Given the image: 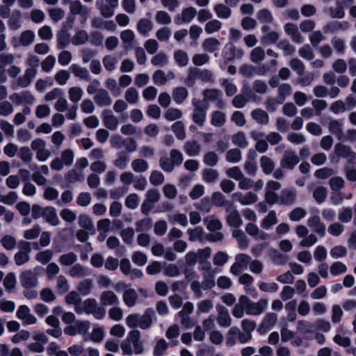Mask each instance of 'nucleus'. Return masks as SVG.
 <instances>
[{
	"instance_id": "1",
	"label": "nucleus",
	"mask_w": 356,
	"mask_h": 356,
	"mask_svg": "<svg viewBox=\"0 0 356 356\" xmlns=\"http://www.w3.org/2000/svg\"><path fill=\"white\" fill-rule=\"evenodd\" d=\"M120 347L124 355L142 354L143 343L140 340V332L138 330L130 331L127 338L121 343Z\"/></svg>"
},
{
	"instance_id": "2",
	"label": "nucleus",
	"mask_w": 356,
	"mask_h": 356,
	"mask_svg": "<svg viewBox=\"0 0 356 356\" xmlns=\"http://www.w3.org/2000/svg\"><path fill=\"white\" fill-rule=\"evenodd\" d=\"M74 160V152L71 149H65L61 152L60 157H56L51 161L50 167L52 170L60 171L65 166L72 165Z\"/></svg>"
},
{
	"instance_id": "3",
	"label": "nucleus",
	"mask_w": 356,
	"mask_h": 356,
	"mask_svg": "<svg viewBox=\"0 0 356 356\" xmlns=\"http://www.w3.org/2000/svg\"><path fill=\"white\" fill-rule=\"evenodd\" d=\"M160 198L161 194L158 189L150 188L147 190L140 207L142 213L146 216L148 215L154 207L155 204L159 201Z\"/></svg>"
},
{
	"instance_id": "4",
	"label": "nucleus",
	"mask_w": 356,
	"mask_h": 356,
	"mask_svg": "<svg viewBox=\"0 0 356 356\" xmlns=\"http://www.w3.org/2000/svg\"><path fill=\"white\" fill-rule=\"evenodd\" d=\"M192 104L194 106L192 118L193 122L199 127H203L207 120V111L209 108L208 105H203L200 100L193 99Z\"/></svg>"
},
{
	"instance_id": "5",
	"label": "nucleus",
	"mask_w": 356,
	"mask_h": 356,
	"mask_svg": "<svg viewBox=\"0 0 356 356\" xmlns=\"http://www.w3.org/2000/svg\"><path fill=\"white\" fill-rule=\"evenodd\" d=\"M35 35L31 30L22 31L19 35L14 36L10 40V44L13 48L19 47H28L35 41Z\"/></svg>"
},
{
	"instance_id": "6",
	"label": "nucleus",
	"mask_w": 356,
	"mask_h": 356,
	"mask_svg": "<svg viewBox=\"0 0 356 356\" xmlns=\"http://www.w3.org/2000/svg\"><path fill=\"white\" fill-rule=\"evenodd\" d=\"M243 304L245 303L246 314L248 315L257 316L263 313L266 309L268 301L266 299H259L258 302L251 301L246 296H243Z\"/></svg>"
},
{
	"instance_id": "7",
	"label": "nucleus",
	"mask_w": 356,
	"mask_h": 356,
	"mask_svg": "<svg viewBox=\"0 0 356 356\" xmlns=\"http://www.w3.org/2000/svg\"><path fill=\"white\" fill-rule=\"evenodd\" d=\"M31 244L29 242L22 241L19 244V251L14 255V261L17 266H22L30 260Z\"/></svg>"
},
{
	"instance_id": "8",
	"label": "nucleus",
	"mask_w": 356,
	"mask_h": 356,
	"mask_svg": "<svg viewBox=\"0 0 356 356\" xmlns=\"http://www.w3.org/2000/svg\"><path fill=\"white\" fill-rule=\"evenodd\" d=\"M83 312L87 314H92L97 319H102L106 314V310L98 305L95 299L88 298L83 302Z\"/></svg>"
},
{
	"instance_id": "9",
	"label": "nucleus",
	"mask_w": 356,
	"mask_h": 356,
	"mask_svg": "<svg viewBox=\"0 0 356 356\" xmlns=\"http://www.w3.org/2000/svg\"><path fill=\"white\" fill-rule=\"evenodd\" d=\"M251 259V257L246 254L240 253L236 254L235 261L230 267V273L235 276L240 275L242 271L247 268Z\"/></svg>"
},
{
	"instance_id": "10",
	"label": "nucleus",
	"mask_w": 356,
	"mask_h": 356,
	"mask_svg": "<svg viewBox=\"0 0 356 356\" xmlns=\"http://www.w3.org/2000/svg\"><path fill=\"white\" fill-rule=\"evenodd\" d=\"M95 5L104 17L109 18L113 16L118 0H97Z\"/></svg>"
},
{
	"instance_id": "11",
	"label": "nucleus",
	"mask_w": 356,
	"mask_h": 356,
	"mask_svg": "<svg viewBox=\"0 0 356 356\" xmlns=\"http://www.w3.org/2000/svg\"><path fill=\"white\" fill-rule=\"evenodd\" d=\"M225 211L227 213L226 220L229 226L239 227L243 225V220L235 206L231 203L227 204L225 207Z\"/></svg>"
},
{
	"instance_id": "12",
	"label": "nucleus",
	"mask_w": 356,
	"mask_h": 356,
	"mask_svg": "<svg viewBox=\"0 0 356 356\" xmlns=\"http://www.w3.org/2000/svg\"><path fill=\"white\" fill-rule=\"evenodd\" d=\"M299 161L297 154L293 150L289 149L284 152L280 165L282 168L293 170Z\"/></svg>"
},
{
	"instance_id": "13",
	"label": "nucleus",
	"mask_w": 356,
	"mask_h": 356,
	"mask_svg": "<svg viewBox=\"0 0 356 356\" xmlns=\"http://www.w3.org/2000/svg\"><path fill=\"white\" fill-rule=\"evenodd\" d=\"M197 13V9L194 7L184 8L181 13L175 17L174 22L177 25L189 24L195 18Z\"/></svg>"
},
{
	"instance_id": "14",
	"label": "nucleus",
	"mask_w": 356,
	"mask_h": 356,
	"mask_svg": "<svg viewBox=\"0 0 356 356\" xmlns=\"http://www.w3.org/2000/svg\"><path fill=\"white\" fill-rule=\"evenodd\" d=\"M21 285L25 289L35 288L38 286L37 274L31 270L22 272L19 276Z\"/></svg>"
},
{
	"instance_id": "15",
	"label": "nucleus",
	"mask_w": 356,
	"mask_h": 356,
	"mask_svg": "<svg viewBox=\"0 0 356 356\" xmlns=\"http://www.w3.org/2000/svg\"><path fill=\"white\" fill-rule=\"evenodd\" d=\"M204 101L217 102V107L222 108L225 106V103L222 99V92L216 88L205 89L202 92Z\"/></svg>"
},
{
	"instance_id": "16",
	"label": "nucleus",
	"mask_w": 356,
	"mask_h": 356,
	"mask_svg": "<svg viewBox=\"0 0 356 356\" xmlns=\"http://www.w3.org/2000/svg\"><path fill=\"white\" fill-rule=\"evenodd\" d=\"M17 317L22 321L23 325H33L37 323V318L31 314V310L26 305H20L16 313Z\"/></svg>"
},
{
	"instance_id": "17",
	"label": "nucleus",
	"mask_w": 356,
	"mask_h": 356,
	"mask_svg": "<svg viewBox=\"0 0 356 356\" xmlns=\"http://www.w3.org/2000/svg\"><path fill=\"white\" fill-rule=\"evenodd\" d=\"M70 4V11L73 15H81L85 20L90 15V10L88 7L83 5L79 0H71L68 1Z\"/></svg>"
},
{
	"instance_id": "18",
	"label": "nucleus",
	"mask_w": 356,
	"mask_h": 356,
	"mask_svg": "<svg viewBox=\"0 0 356 356\" xmlns=\"http://www.w3.org/2000/svg\"><path fill=\"white\" fill-rule=\"evenodd\" d=\"M10 99L17 105L22 104H33L35 98L29 91H23L21 93H13L10 96Z\"/></svg>"
},
{
	"instance_id": "19",
	"label": "nucleus",
	"mask_w": 356,
	"mask_h": 356,
	"mask_svg": "<svg viewBox=\"0 0 356 356\" xmlns=\"http://www.w3.org/2000/svg\"><path fill=\"white\" fill-rule=\"evenodd\" d=\"M297 198V191L294 188L283 189L279 195L280 204L289 206L293 204Z\"/></svg>"
},
{
	"instance_id": "20",
	"label": "nucleus",
	"mask_w": 356,
	"mask_h": 356,
	"mask_svg": "<svg viewBox=\"0 0 356 356\" xmlns=\"http://www.w3.org/2000/svg\"><path fill=\"white\" fill-rule=\"evenodd\" d=\"M307 226L313 229L321 237L325 235V225L321 221V218L317 216H310L307 220Z\"/></svg>"
},
{
	"instance_id": "21",
	"label": "nucleus",
	"mask_w": 356,
	"mask_h": 356,
	"mask_svg": "<svg viewBox=\"0 0 356 356\" xmlns=\"http://www.w3.org/2000/svg\"><path fill=\"white\" fill-rule=\"evenodd\" d=\"M232 197L234 201L238 202L243 206L253 204L258 200L257 195L252 192H248L245 194L236 192L232 195Z\"/></svg>"
},
{
	"instance_id": "22",
	"label": "nucleus",
	"mask_w": 356,
	"mask_h": 356,
	"mask_svg": "<svg viewBox=\"0 0 356 356\" xmlns=\"http://www.w3.org/2000/svg\"><path fill=\"white\" fill-rule=\"evenodd\" d=\"M216 311L218 312L216 320L219 326L224 327H229L232 324V318L228 309L222 305H217Z\"/></svg>"
},
{
	"instance_id": "23",
	"label": "nucleus",
	"mask_w": 356,
	"mask_h": 356,
	"mask_svg": "<svg viewBox=\"0 0 356 356\" xmlns=\"http://www.w3.org/2000/svg\"><path fill=\"white\" fill-rule=\"evenodd\" d=\"M102 116L104 125L106 129L111 131H114L117 129L119 124V120L113 114L111 111L108 109L104 110Z\"/></svg>"
},
{
	"instance_id": "24",
	"label": "nucleus",
	"mask_w": 356,
	"mask_h": 356,
	"mask_svg": "<svg viewBox=\"0 0 356 356\" xmlns=\"http://www.w3.org/2000/svg\"><path fill=\"white\" fill-rule=\"evenodd\" d=\"M93 99L99 107H108L113 103V99L108 92L103 88L98 90V92L95 95Z\"/></svg>"
},
{
	"instance_id": "25",
	"label": "nucleus",
	"mask_w": 356,
	"mask_h": 356,
	"mask_svg": "<svg viewBox=\"0 0 356 356\" xmlns=\"http://www.w3.org/2000/svg\"><path fill=\"white\" fill-rule=\"evenodd\" d=\"M334 152L339 157L345 158L350 161H356V153L348 145L337 143L334 146Z\"/></svg>"
},
{
	"instance_id": "26",
	"label": "nucleus",
	"mask_w": 356,
	"mask_h": 356,
	"mask_svg": "<svg viewBox=\"0 0 356 356\" xmlns=\"http://www.w3.org/2000/svg\"><path fill=\"white\" fill-rule=\"evenodd\" d=\"M99 300L103 306H118L120 304L118 296L110 290L103 291Z\"/></svg>"
},
{
	"instance_id": "27",
	"label": "nucleus",
	"mask_w": 356,
	"mask_h": 356,
	"mask_svg": "<svg viewBox=\"0 0 356 356\" xmlns=\"http://www.w3.org/2000/svg\"><path fill=\"white\" fill-rule=\"evenodd\" d=\"M175 78V74L173 72L169 71L168 74L162 70L155 71L152 76L154 83L157 86L165 85L169 80H172Z\"/></svg>"
},
{
	"instance_id": "28",
	"label": "nucleus",
	"mask_w": 356,
	"mask_h": 356,
	"mask_svg": "<svg viewBox=\"0 0 356 356\" xmlns=\"http://www.w3.org/2000/svg\"><path fill=\"white\" fill-rule=\"evenodd\" d=\"M285 33L290 36L293 42L301 44L303 37L300 34L297 25L292 23H286L284 27Z\"/></svg>"
},
{
	"instance_id": "29",
	"label": "nucleus",
	"mask_w": 356,
	"mask_h": 356,
	"mask_svg": "<svg viewBox=\"0 0 356 356\" xmlns=\"http://www.w3.org/2000/svg\"><path fill=\"white\" fill-rule=\"evenodd\" d=\"M65 301L67 305H74V311L77 314H82L83 309L81 307V298L80 295L76 291H71L65 297Z\"/></svg>"
},
{
	"instance_id": "30",
	"label": "nucleus",
	"mask_w": 356,
	"mask_h": 356,
	"mask_svg": "<svg viewBox=\"0 0 356 356\" xmlns=\"http://www.w3.org/2000/svg\"><path fill=\"white\" fill-rule=\"evenodd\" d=\"M224 58L228 61H232L236 58H241L243 55L241 49H236L233 44H227L224 49Z\"/></svg>"
},
{
	"instance_id": "31",
	"label": "nucleus",
	"mask_w": 356,
	"mask_h": 356,
	"mask_svg": "<svg viewBox=\"0 0 356 356\" xmlns=\"http://www.w3.org/2000/svg\"><path fill=\"white\" fill-rule=\"evenodd\" d=\"M37 72V70L26 69L24 74L17 79V86L20 88H26L29 86L31 84L32 79L36 76Z\"/></svg>"
},
{
	"instance_id": "32",
	"label": "nucleus",
	"mask_w": 356,
	"mask_h": 356,
	"mask_svg": "<svg viewBox=\"0 0 356 356\" xmlns=\"http://www.w3.org/2000/svg\"><path fill=\"white\" fill-rule=\"evenodd\" d=\"M138 298V296L137 294V292L135 289L131 288L125 289L123 295H122V299L124 303L128 307H134L136 303Z\"/></svg>"
},
{
	"instance_id": "33",
	"label": "nucleus",
	"mask_w": 356,
	"mask_h": 356,
	"mask_svg": "<svg viewBox=\"0 0 356 356\" xmlns=\"http://www.w3.org/2000/svg\"><path fill=\"white\" fill-rule=\"evenodd\" d=\"M70 70L74 76L86 81L90 79V75L87 68L83 67L79 64L74 63L70 65Z\"/></svg>"
},
{
	"instance_id": "34",
	"label": "nucleus",
	"mask_w": 356,
	"mask_h": 356,
	"mask_svg": "<svg viewBox=\"0 0 356 356\" xmlns=\"http://www.w3.org/2000/svg\"><path fill=\"white\" fill-rule=\"evenodd\" d=\"M259 164L263 172L266 175H271L275 170V163L268 156H262L259 159Z\"/></svg>"
},
{
	"instance_id": "35",
	"label": "nucleus",
	"mask_w": 356,
	"mask_h": 356,
	"mask_svg": "<svg viewBox=\"0 0 356 356\" xmlns=\"http://www.w3.org/2000/svg\"><path fill=\"white\" fill-rule=\"evenodd\" d=\"M252 118L261 125H267L270 119L268 114L261 108H257L251 111Z\"/></svg>"
},
{
	"instance_id": "36",
	"label": "nucleus",
	"mask_w": 356,
	"mask_h": 356,
	"mask_svg": "<svg viewBox=\"0 0 356 356\" xmlns=\"http://www.w3.org/2000/svg\"><path fill=\"white\" fill-rule=\"evenodd\" d=\"M43 218L45 221L52 226H57L60 224V220L57 215L56 209L53 207H46Z\"/></svg>"
},
{
	"instance_id": "37",
	"label": "nucleus",
	"mask_w": 356,
	"mask_h": 356,
	"mask_svg": "<svg viewBox=\"0 0 356 356\" xmlns=\"http://www.w3.org/2000/svg\"><path fill=\"white\" fill-rule=\"evenodd\" d=\"M154 312L152 309H147L142 316L139 315V327L143 330L148 329L152 323Z\"/></svg>"
},
{
	"instance_id": "38",
	"label": "nucleus",
	"mask_w": 356,
	"mask_h": 356,
	"mask_svg": "<svg viewBox=\"0 0 356 356\" xmlns=\"http://www.w3.org/2000/svg\"><path fill=\"white\" fill-rule=\"evenodd\" d=\"M65 179L70 184L82 181L84 179L83 171L77 169H71L65 174Z\"/></svg>"
},
{
	"instance_id": "39",
	"label": "nucleus",
	"mask_w": 356,
	"mask_h": 356,
	"mask_svg": "<svg viewBox=\"0 0 356 356\" xmlns=\"http://www.w3.org/2000/svg\"><path fill=\"white\" fill-rule=\"evenodd\" d=\"M136 29L140 34L147 36L153 29V23L150 19L143 18L138 21Z\"/></svg>"
},
{
	"instance_id": "40",
	"label": "nucleus",
	"mask_w": 356,
	"mask_h": 356,
	"mask_svg": "<svg viewBox=\"0 0 356 356\" xmlns=\"http://www.w3.org/2000/svg\"><path fill=\"white\" fill-rule=\"evenodd\" d=\"M343 120L341 119L339 120H332L328 123V130L330 133L337 136L339 139L341 138L343 134Z\"/></svg>"
},
{
	"instance_id": "41",
	"label": "nucleus",
	"mask_w": 356,
	"mask_h": 356,
	"mask_svg": "<svg viewBox=\"0 0 356 356\" xmlns=\"http://www.w3.org/2000/svg\"><path fill=\"white\" fill-rule=\"evenodd\" d=\"M131 167L133 171L136 173H144L148 170L149 164L144 159L137 158L131 161Z\"/></svg>"
},
{
	"instance_id": "42",
	"label": "nucleus",
	"mask_w": 356,
	"mask_h": 356,
	"mask_svg": "<svg viewBox=\"0 0 356 356\" xmlns=\"http://www.w3.org/2000/svg\"><path fill=\"white\" fill-rule=\"evenodd\" d=\"M78 223L83 229L87 230L90 234H94L95 232V228L92 220L90 217L86 214H81L79 216Z\"/></svg>"
},
{
	"instance_id": "43",
	"label": "nucleus",
	"mask_w": 356,
	"mask_h": 356,
	"mask_svg": "<svg viewBox=\"0 0 356 356\" xmlns=\"http://www.w3.org/2000/svg\"><path fill=\"white\" fill-rule=\"evenodd\" d=\"M277 315L275 313H268L265 315L261 325L260 330L264 332L270 330L277 323Z\"/></svg>"
},
{
	"instance_id": "44",
	"label": "nucleus",
	"mask_w": 356,
	"mask_h": 356,
	"mask_svg": "<svg viewBox=\"0 0 356 356\" xmlns=\"http://www.w3.org/2000/svg\"><path fill=\"white\" fill-rule=\"evenodd\" d=\"M188 96V91L184 87H177L172 92L173 100L177 104H181L187 99Z\"/></svg>"
},
{
	"instance_id": "45",
	"label": "nucleus",
	"mask_w": 356,
	"mask_h": 356,
	"mask_svg": "<svg viewBox=\"0 0 356 356\" xmlns=\"http://www.w3.org/2000/svg\"><path fill=\"white\" fill-rule=\"evenodd\" d=\"M216 16L222 19H227L232 15V10L224 3H217L213 7Z\"/></svg>"
},
{
	"instance_id": "46",
	"label": "nucleus",
	"mask_w": 356,
	"mask_h": 356,
	"mask_svg": "<svg viewBox=\"0 0 356 356\" xmlns=\"http://www.w3.org/2000/svg\"><path fill=\"white\" fill-rule=\"evenodd\" d=\"M269 257L271 261L276 265H284L287 263L289 257L281 253L276 249H271L269 251Z\"/></svg>"
},
{
	"instance_id": "47",
	"label": "nucleus",
	"mask_w": 356,
	"mask_h": 356,
	"mask_svg": "<svg viewBox=\"0 0 356 356\" xmlns=\"http://www.w3.org/2000/svg\"><path fill=\"white\" fill-rule=\"evenodd\" d=\"M21 17V13L19 10H15L10 16L8 25L11 31H15L22 27Z\"/></svg>"
},
{
	"instance_id": "48",
	"label": "nucleus",
	"mask_w": 356,
	"mask_h": 356,
	"mask_svg": "<svg viewBox=\"0 0 356 356\" xmlns=\"http://www.w3.org/2000/svg\"><path fill=\"white\" fill-rule=\"evenodd\" d=\"M220 46V41L215 38H208L205 39L202 44L203 50L210 53L218 51Z\"/></svg>"
},
{
	"instance_id": "49",
	"label": "nucleus",
	"mask_w": 356,
	"mask_h": 356,
	"mask_svg": "<svg viewBox=\"0 0 356 356\" xmlns=\"http://www.w3.org/2000/svg\"><path fill=\"white\" fill-rule=\"evenodd\" d=\"M130 158L127 152L122 151L117 154V158L113 161V165L121 170L127 168Z\"/></svg>"
},
{
	"instance_id": "50",
	"label": "nucleus",
	"mask_w": 356,
	"mask_h": 356,
	"mask_svg": "<svg viewBox=\"0 0 356 356\" xmlns=\"http://www.w3.org/2000/svg\"><path fill=\"white\" fill-rule=\"evenodd\" d=\"M135 33L130 29L122 31L120 33V39L126 49L133 47V43L135 40Z\"/></svg>"
},
{
	"instance_id": "51",
	"label": "nucleus",
	"mask_w": 356,
	"mask_h": 356,
	"mask_svg": "<svg viewBox=\"0 0 356 356\" xmlns=\"http://www.w3.org/2000/svg\"><path fill=\"white\" fill-rule=\"evenodd\" d=\"M200 149V144L195 140L187 141L184 145V150L189 156L199 155Z\"/></svg>"
},
{
	"instance_id": "52",
	"label": "nucleus",
	"mask_w": 356,
	"mask_h": 356,
	"mask_svg": "<svg viewBox=\"0 0 356 356\" xmlns=\"http://www.w3.org/2000/svg\"><path fill=\"white\" fill-rule=\"evenodd\" d=\"M226 122L225 114L220 111H215L211 115V123L216 127H222Z\"/></svg>"
},
{
	"instance_id": "53",
	"label": "nucleus",
	"mask_w": 356,
	"mask_h": 356,
	"mask_svg": "<svg viewBox=\"0 0 356 356\" xmlns=\"http://www.w3.org/2000/svg\"><path fill=\"white\" fill-rule=\"evenodd\" d=\"M213 308V303L212 300L209 299H204L200 301L197 304V315H200L202 314L209 313Z\"/></svg>"
},
{
	"instance_id": "54",
	"label": "nucleus",
	"mask_w": 356,
	"mask_h": 356,
	"mask_svg": "<svg viewBox=\"0 0 356 356\" xmlns=\"http://www.w3.org/2000/svg\"><path fill=\"white\" fill-rule=\"evenodd\" d=\"M174 59L176 63L180 67H185L188 64L189 58L188 54L181 50L178 49L174 52Z\"/></svg>"
},
{
	"instance_id": "55",
	"label": "nucleus",
	"mask_w": 356,
	"mask_h": 356,
	"mask_svg": "<svg viewBox=\"0 0 356 356\" xmlns=\"http://www.w3.org/2000/svg\"><path fill=\"white\" fill-rule=\"evenodd\" d=\"M207 228L211 232H215L222 228L221 222L213 216H207L204 219Z\"/></svg>"
},
{
	"instance_id": "56",
	"label": "nucleus",
	"mask_w": 356,
	"mask_h": 356,
	"mask_svg": "<svg viewBox=\"0 0 356 356\" xmlns=\"http://www.w3.org/2000/svg\"><path fill=\"white\" fill-rule=\"evenodd\" d=\"M169 59L168 55L163 52L160 51L154 55L151 59V63L154 66L164 67L168 63Z\"/></svg>"
},
{
	"instance_id": "57",
	"label": "nucleus",
	"mask_w": 356,
	"mask_h": 356,
	"mask_svg": "<svg viewBox=\"0 0 356 356\" xmlns=\"http://www.w3.org/2000/svg\"><path fill=\"white\" fill-rule=\"evenodd\" d=\"M220 85L224 88L225 95L227 97H232L237 92L238 88L236 86L230 79H222L220 81Z\"/></svg>"
},
{
	"instance_id": "58",
	"label": "nucleus",
	"mask_w": 356,
	"mask_h": 356,
	"mask_svg": "<svg viewBox=\"0 0 356 356\" xmlns=\"http://www.w3.org/2000/svg\"><path fill=\"white\" fill-rule=\"evenodd\" d=\"M277 218L276 217V213L275 211H270L268 215L262 220L261 222V227L263 229H268L273 225L277 223Z\"/></svg>"
},
{
	"instance_id": "59",
	"label": "nucleus",
	"mask_w": 356,
	"mask_h": 356,
	"mask_svg": "<svg viewBox=\"0 0 356 356\" xmlns=\"http://www.w3.org/2000/svg\"><path fill=\"white\" fill-rule=\"evenodd\" d=\"M89 39L88 34L85 30L77 31L72 38V42L74 45H81L87 42Z\"/></svg>"
},
{
	"instance_id": "60",
	"label": "nucleus",
	"mask_w": 356,
	"mask_h": 356,
	"mask_svg": "<svg viewBox=\"0 0 356 356\" xmlns=\"http://www.w3.org/2000/svg\"><path fill=\"white\" fill-rule=\"evenodd\" d=\"M266 56L264 49L261 47L254 48L250 55V60L254 63H259L262 62Z\"/></svg>"
},
{
	"instance_id": "61",
	"label": "nucleus",
	"mask_w": 356,
	"mask_h": 356,
	"mask_svg": "<svg viewBox=\"0 0 356 356\" xmlns=\"http://www.w3.org/2000/svg\"><path fill=\"white\" fill-rule=\"evenodd\" d=\"M350 27V24L348 22L342 21V22H332L330 24H327L326 26L323 28L324 32H327L328 31H331L332 32H334L339 30H347Z\"/></svg>"
},
{
	"instance_id": "62",
	"label": "nucleus",
	"mask_w": 356,
	"mask_h": 356,
	"mask_svg": "<svg viewBox=\"0 0 356 356\" xmlns=\"http://www.w3.org/2000/svg\"><path fill=\"white\" fill-rule=\"evenodd\" d=\"M83 95V90L79 86H74L68 90L70 100L73 103L79 102Z\"/></svg>"
},
{
	"instance_id": "63",
	"label": "nucleus",
	"mask_w": 356,
	"mask_h": 356,
	"mask_svg": "<svg viewBox=\"0 0 356 356\" xmlns=\"http://www.w3.org/2000/svg\"><path fill=\"white\" fill-rule=\"evenodd\" d=\"M102 63L107 71L112 72L115 69L118 60L116 56L109 54L104 56Z\"/></svg>"
},
{
	"instance_id": "64",
	"label": "nucleus",
	"mask_w": 356,
	"mask_h": 356,
	"mask_svg": "<svg viewBox=\"0 0 356 356\" xmlns=\"http://www.w3.org/2000/svg\"><path fill=\"white\" fill-rule=\"evenodd\" d=\"M314 327L315 323H312L305 320L298 321L297 323V330L302 334L313 332Z\"/></svg>"
}]
</instances>
